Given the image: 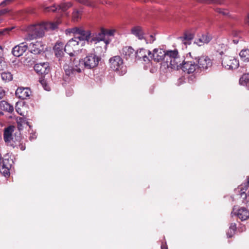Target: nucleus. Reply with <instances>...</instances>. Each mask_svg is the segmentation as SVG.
Listing matches in <instances>:
<instances>
[{"label":"nucleus","mask_w":249,"mask_h":249,"mask_svg":"<svg viewBox=\"0 0 249 249\" xmlns=\"http://www.w3.org/2000/svg\"><path fill=\"white\" fill-rule=\"evenodd\" d=\"M91 32L89 30H85L82 27H78L77 36L74 37L79 38L80 40H83L84 42L88 43L91 37Z\"/></svg>","instance_id":"obj_11"},{"label":"nucleus","mask_w":249,"mask_h":249,"mask_svg":"<svg viewBox=\"0 0 249 249\" xmlns=\"http://www.w3.org/2000/svg\"><path fill=\"white\" fill-rule=\"evenodd\" d=\"M146 43H152L155 40V37L154 35H151L148 36H145L144 39Z\"/></svg>","instance_id":"obj_34"},{"label":"nucleus","mask_w":249,"mask_h":249,"mask_svg":"<svg viewBox=\"0 0 249 249\" xmlns=\"http://www.w3.org/2000/svg\"><path fill=\"white\" fill-rule=\"evenodd\" d=\"M228 14H229L228 11L226 10H224V9L222 11V12L221 13V14H222L223 15H228Z\"/></svg>","instance_id":"obj_47"},{"label":"nucleus","mask_w":249,"mask_h":249,"mask_svg":"<svg viewBox=\"0 0 249 249\" xmlns=\"http://www.w3.org/2000/svg\"><path fill=\"white\" fill-rule=\"evenodd\" d=\"M80 16L81 12L80 11L77 10H74L72 13L73 20H77L80 18Z\"/></svg>","instance_id":"obj_35"},{"label":"nucleus","mask_w":249,"mask_h":249,"mask_svg":"<svg viewBox=\"0 0 249 249\" xmlns=\"http://www.w3.org/2000/svg\"><path fill=\"white\" fill-rule=\"evenodd\" d=\"M36 138V136L35 133H32L30 134V136L29 137V139L31 141L35 140Z\"/></svg>","instance_id":"obj_44"},{"label":"nucleus","mask_w":249,"mask_h":249,"mask_svg":"<svg viewBox=\"0 0 249 249\" xmlns=\"http://www.w3.org/2000/svg\"><path fill=\"white\" fill-rule=\"evenodd\" d=\"M86 43L79 38L73 37L65 45L64 51L70 56H76L82 52L83 49L81 48L84 46Z\"/></svg>","instance_id":"obj_3"},{"label":"nucleus","mask_w":249,"mask_h":249,"mask_svg":"<svg viewBox=\"0 0 249 249\" xmlns=\"http://www.w3.org/2000/svg\"><path fill=\"white\" fill-rule=\"evenodd\" d=\"M28 49V45L26 43L23 42L15 46L12 49V54L16 56L19 57L22 55Z\"/></svg>","instance_id":"obj_15"},{"label":"nucleus","mask_w":249,"mask_h":249,"mask_svg":"<svg viewBox=\"0 0 249 249\" xmlns=\"http://www.w3.org/2000/svg\"><path fill=\"white\" fill-rule=\"evenodd\" d=\"M77 31H78V27H74L72 28H70L66 30V34H70V33H73L75 35V36H77Z\"/></svg>","instance_id":"obj_37"},{"label":"nucleus","mask_w":249,"mask_h":249,"mask_svg":"<svg viewBox=\"0 0 249 249\" xmlns=\"http://www.w3.org/2000/svg\"><path fill=\"white\" fill-rule=\"evenodd\" d=\"M197 67L199 71H205L211 68L212 66L211 59L207 56H201L196 58Z\"/></svg>","instance_id":"obj_7"},{"label":"nucleus","mask_w":249,"mask_h":249,"mask_svg":"<svg viewBox=\"0 0 249 249\" xmlns=\"http://www.w3.org/2000/svg\"><path fill=\"white\" fill-rule=\"evenodd\" d=\"M151 55V53L150 51L142 48L136 52L135 59L144 65L145 69H149L151 72H154L155 69L151 68L152 66V62L150 59Z\"/></svg>","instance_id":"obj_4"},{"label":"nucleus","mask_w":249,"mask_h":249,"mask_svg":"<svg viewBox=\"0 0 249 249\" xmlns=\"http://www.w3.org/2000/svg\"><path fill=\"white\" fill-rule=\"evenodd\" d=\"M79 3L88 6H91L92 4L89 0H75Z\"/></svg>","instance_id":"obj_39"},{"label":"nucleus","mask_w":249,"mask_h":249,"mask_svg":"<svg viewBox=\"0 0 249 249\" xmlns=\"http://www.w3.org/2000/svg\"><path fill=\"white\" fill-rule=\"evenodd\" d=\"M194 37V35L193 33L187 32L185 34L183 37H181L182 41L185 45L190 44L191 41Z\"/></svg>","instance_id":"obj_24"},{"label":"nucleus","mask_w":249,"mask_h":249,"mask_svg":"<svg viewBox=\"0 0 249 249\" xmlns=\"http://www.w3.org/2000/svg\"><path fill=\"white\" fill-rule=\"evenodd\" d=\"M14 131L13 127L10 126L5 128L4 132V139L6 142L9 143L12 140V133Z\"/></svg>","instance_id":"obj_21"},{"label":"nucleus","mask_w":249,"mask_h":249,"mask_svg":"<svg viewBox=\"0 0 249 249\" xmlns=\"http://www.w3.org/2000/svg\"><path fill=\"white\" fill-rule=\"evenodd\" d=\"M5 95V91L2 89V88L0 87V100H1Z\"/></svg>","instance_id":"obj_43"},{"label":"nucleus","mask_w":249,"mask_h":249,"mask_svg":"<svg viewBox=\"0 0 249 249\" xmlns=\"http://www.w3.org/2000/svg\"><path fill=\"white\" fill-rule=\"evenodd\" d=\"M8 30H9V29H5L3 30L0 31V35H4L5 34V33Z\"/></svg>","instance_id":"obj_46"},{"label":"nucleus","mask_w":249,"mask_h":249,"mask_svg":"<svg viewBox=\"0 0 249 249\" xmlns=\"http://www.w3.org/2000/svg\"><path fill=\"white\" fill-rule=\"evenodd\" d=\"M110 67L120 75H124L126 72V68L124 65L123 59L119 56H115L109 59Z\"/></svg>","instance_id":"obj_5"},{"label":"nucleus","mask_w":249,"mask_h":249,"mask_svg":"<svg viewBox=\"0 0 249 249\" xmlns=\"http://www.w3.org/2000/svg\"><path fill=\"white\" fill-rule=\"evenodd\" d=\"M63 44L61 42H58L56 44L54 47L55 55L57 57H59L63 53Z\"/></svg>","instance_id":"obj_25"},{"label":"nucleus","mask_w":249,"mask_h":249,"mask_svg":"<svg viewBox=\"0 0 249 249\" xmlns=\"http://www.w3.org/2000/svg\"><path fill=\"white\" fill-rule=\"evenodd\" d=\"M166 53L161 49H155L151 53L150 58H152L155 61L160 62L165 60Z\"/></svg>","instance_id":"obj_16"},{"label":"nucleus","mask_w":249,"mask_h":249,"mask_svg":"<svg viewBox=\"0 0 249 249\" xmlns=\"http://www.w3.org/2000/svg\"><path fill=\"white\" fill-rule=\"evenodd\" d=\"M59 23L60 21H57L32 25L29 27L28 31L31 35V38L41 37L44 36L45 31L55 30Z\"/></svg>","instance_id":"obj_2"},{"label":"nucleus","mask_w":249,"mask_h":249,"mask_svg":"<svg viewBox=\"0 0 249 249\" xmlns=\"http://www.w3.org/2000/svg\"><path fill=\"white\" fill-rule=\"evenodd\" d=\"M212 39V35L207 33L201 35L197 38H196L195 40V43L199 46H201L205 44L208 43Z\"/></svg>","instance_id":"obj_17"},{"label":"nucleus","mask_w":249,"mask_h":249,"mask_svg":"<svg viewBox=\"0 0 249 249\" xmlns=\"http://www.w3.org/2000/svg\"><path fill=\"white\" fill-rule=\"evenodd\" d=\"M102 29L103 31H104L103 32L105 33V36H106V35L108 36H113L114 33L115 32V30L114 29L107 30L103 28Z\"/></svg>","instance_id":"obj_36"},{"label":"nucleus","mask_w":249,"mask_h":249,"mask_svg":"<svg viewBox=\"0 0 249 249\" xmlns=\"http://www.w3.org/2000/svg\"><path fill=\"white\" fill-rule=\"evenodd\" d=\"M182 69L183 71L187 73L199 72L197 62L194 60L185 62L182 66Z\"/></svg>","instance_id":"obj_9"},{"label":"nucleus","mask_w":249,"mask_h":249,"mask_svg":"<svg viewBox=\"0 0 249 249\" xmlns=\"http://www.w3.org/2000/svg\"><path fill=\"white\" fill-rule=\"evenodd\" d=\"M1 77L2 80L5 82H9L13 79V75L9 72H2L1 74Z\"/></svg>","instance_id":"obj_31"},{"label":"nucleus","mask_w":249,"mask_h":249,"mask_svg":"<svg viewBox=\"0 0 249 249\" xmlns=\"http://www.w3.org/2000/svg\"><path fill=\"white\" fill-rule=\"evenodd\" d=\"M178 52L177 50L169 51L166 53L165 60L168 61L169 59L177 58Z\"/></svg>","instance_id":"obj_27"},{"label":"nucleus","mask_w":249,"mask_h":249,"mask_svg":"<svg viewBox=\"0 0 249 249\" xmlns=\"http://www.w3.org/2000/svg\"><path fill=\"white\" fill-rule=\"evenodd\" d=\"M122 55L126 59L130 61L136 58V52L130 46H125L123 48Z\"/></svg>","instance_id":"obj_14"},{"label":"nucleus","mask_w":249,"mask_h":249,"mask_svg":"<svg viewBox=\"0 0 249 249\" xmlns=\"http://www.w3.org/2000/svg\"><path fill=\"white\" fill-rule=\"evenodd\" d=\"M40 82L45 90L47 91H50L51 90L50 86L48 85L45 80L43 79L40 80Z\"/></svg>","instance_id":"obj_38"},{"label":"nucleus","mask_w":249,"mask_h":249,"mask_svg":"<svg viewBox=\"0 0 249 249\" xmlns=\"http://www.w3.org/2000/svg\"><path fill=\"white\" fill-rule=\"evenodd\" d=\"M231 215L232 216L234 215H236L242 221H244L249 218V211L244 207L237 209L234 207Z\"/></svg>","instance_id":"obj_10"},{"label":"nucleus","mask_w":249,"mask_h":249,"mask_svg":"<svg viewBox=\"0 0 249 249\" xmlns=\"http://www.w3.org/2000/svg\"><path fill=\"white\" fill-rule=\"evenodd\" d=\"M6 67V63L2 58H0V71L4 70Z\"/></svg>","instance_id":"obj_41"},{"label":"nucleus","mask_w":249,"mask_h":249,"mask_svg":"<svg viewBox=\"0 0 249 249\" xmlns=\"http://www.w3.org/2000/svg\"><path fill=\"white\" fill-rule=\"evenodd\" d=\"M233 42L234 44H237L238 42V40L234 39V40H233Z\"/></svg>","instance_id":"obj_51"},{"label":"nucleus","mask_w":249,"mask_h":249,"mask_svg":"<svg viewBox=\"0 0 249 249\" xmlns=\"http://www.w3.org/2000/svg\"><path fill=\"white\" fill-rule=\"evenodd\" d=\"M20 149L23 151L25 149V146L22 144H20L19 145Z\"/></svg>","instance_id":"obj_48"},{"label":"nucleus","mask_w":249,"mask_h":249,"mask_svg":"<svg viewBox=\"0 0 249 249\" xmlns=\"http://www.w3.org/2000/svg\"><path fill=\"white\" fill-rule=\"evenodd\" d=\"M178 58H172L169 59L168 61H167L166 60L164 62V63L166 64V66L168 68H171L172 69H178Z\"/></svg>","instance_id":"obj_22"},{"label":"nucleus","mask_w":249,"mask_h":249,"mask_svg":"<svg viewBox=\"0 0 249 249\" xmlns=\"http://www.w3.org/2000/svg\"><path fill=\"white\" fill-rule=\"evenodd\" d=\"M0 108L9 112H12L14 110L13 107L5 101L0 102Z\"/></svg>","instance_id":"obj_23"},{"label":"nucleus","mask_w":249,"mask_h":249,"mask_svg":"<svg viewBox=\"0 0 249 249\" xmlns=\"http://www.w3.org/2000/svg\"><path fill=\"white\" fill-rule=\"evenodd\" d=\"M31 91L27 88H18L16 91V96L21 99L24 100L29 97L31 94Z\"/></svg>","instance_id":"obj_19"},{"label":"nucleus","mask_w":249,"mask_h":249,"mask_svg":"<svg viewBox=\"0 0 249 249\" xmlns=\"http://www.w3.org/2000/svg\"><path fill=\"white\" fill-rule=\"evenodd\" d=\"M57 47H58V50H61V46H58Z\"/></svg>","instance_id":"obj_52"},{"label":"nucleus","mask_w":249,"mask_h":249,"mask_svg":"<svg viewBox=\"0 0 249 249\" xmlns=\"http://www.w3.org/2000/svg\"><path fill=\"white\" fill-rule=\"evenodd\" d=\"M245 20L246 23L249 25V13L248 14Z\"/></svg>","instance_id":"obj_45"},{"label":"nucleus","mask_w":249,"mask_h":249,"mask_svg":"<svg viewBox=\"0 0 249 249\" xmlns=\"http://www.w3.org/2000/svg\"><path fill=\"white\" fill-rule=\"evenodd\" d=\"M10 12V10L8 8H5L0 10V17Z\"/></svg>","instance_id":"obj_42"},{"label":"nucleus","mask_w":249,"mask_h":249,"mask_svg":"<svg viewBox=\"0 0 249 249\" xmlns=\"http://www.w3.org/2000/svg\"><path fill=\"white\" fill-rule=\"evenodd\" d=\"M216 3H218L219 4H220L221 2H216Z\"/></svg>","instance_id":"obj_54"},{"label":"nucleus","mask_w":249,"mask_h":249,"mask_svg":"<svg viewBox=\"0 0 249 249\" xmlns=\"http://www.w3.org/2000/svg\"><path fill=\"white\" fill-rule=\"evenodd\" d=\"M222 65L226 69L232 70L237 68L239 64L238 61L234 57L225 55L222 58Z\"/></svg>","instance_id":"obj_6"},{"label":"nucleus","mask_w":249,"mask_h":249,"mask_svg":"<svg viewBox=\"0 0 249 249\" xmlns=\"http://www.w3.org/2000/svg\"><path fill=\"white\" fill-rule=\"evenodd\" d=\"M103 32L104 31L101 29L100 32L93 35L89 40L91 43H94L95 44L101 43L104 49L106 50L107 45L109 43V41L105 39V33Z\"/></svg>","instance_id":"obj_8"},{"label":"nucleus","mask_w":249,"mask_h":249,"mask_svg":"<svg viewBox=\"0 0 249 249\" xmlns=\"http://www.w3.org/2000/svg\"><path fill=\"white\" fill-rule=\"evenodd\" d=\"M223 10V9H216V11L220 14L222 13Z\"/></svg>","instance_id":"obj_49"},{"label":"nucleus","mask_w":249,"mask_h":249,"mask_svg":"<svg viewBox=\"0 0 249 249\" xmlns=\"http://www.w3.org/2000/svg\"><path fill=\"white\" fill-rule=\"evenodd\" d=\"M131 33L139 39L142 40L144 38L142 28L140 26H135L132 28Z\"/></svg>","instance_id":"obj_20"},{"label":"nucleus","mask_w":249,"mask_h":249,"mask_svg":"<svg viewBox=\"0 0 249 249\" xmlns=\"http://www.w3.org/2000/svg\"><path fill=\"white\" fill-rule=\"evenodd\" d=\"M0 49H2V47L0 46Z\"/></svg>","instance_id":"obj_55"},{"label":"nucleus","mask_w":249,"mask_h":249,"mask_svg":"<svg viewBox=\"0 0 249 249\" xmlns=\"http://www.w3.org/2000/svg\"><path fill=\"white\" fill-rule=\"evenodd\" d=\"M12 160H9L8 159H6V158H4L1 164V166L2 167H10L11 166L12 164Z\"/></svg>","instance_id":"obj_32"},{"label":"nucleus","mask_w":249,"mask_h":249,"mask_svg":"<svg viewBox=\"0 0 249 249\" xmlns=\"http://www.w3.org/2000/svg\"><path fill=\"white\" fill-rule=\"evenodd\" d=\"M100 58L96 54L90 53L83 59H74L72 62L66 63L63 68L66 74L69 76H73L81 73L84 68L92 69L97 66Z\"/></svg>","instance_id":"obj_1"},{"label":"nucleus","mask_w":249,"mask_h":249,"mask_svg":"<svg viewBox=\"0 0 249 249\" xmlns=\"http://www.w3.org/2000/svg\"><path fill=\"white\" fill-rule=\"evenodd\" d=\"M236 230V225L235 223H231L229 227V229L227 232V236L228 238L232 237L235 233Z\"/></svg>","instance_id":"obj_29"},{"label":"nucleus","mask_w":249,"mask_h":249,"mask_svg":"<svg viewBox=\"0 0 249 249\" xmlns=\"http://www.w3.org/2000/svg\"><path fill=\"white\" fill-rule=\"evenodd\" d=\"M239 83L243 86H247L249 84V73L243 74L239 79Z\"/></svg>","instance_id":"obj_30"},{"label":"nucleus","mask_w":249,"mask_h":249,"mask_svg":"<svg viewBox=\"0 0 249 249\" xmlns=\"http://www.w3.org/2000/svg\"><path fill=\"white\" fill-rule=\"evenodd\" d=\"M14 0H4L0 3V6L5 7L13 2Z\"/></svg>","instance_id":"obj_40"},{"label":"nucleus","mask_w":249,"mask_h":249,"mask_svg":"<svg viewBox=\"0 0 249 249\" xmlns=\"http://www.w3.org/2000/svg\"><path fill=\"white\" fill-rule=\"evenodd\" d=\"M72 6V4L71 2L63 3L59 5L57 7H55L54 5L51 7H44V10L45 11H53L54 12L57 10H61L62 11L64 12L66 11L68 8Z\"/></svg>","instance_id":"obj_18"},{"label":"nucleus","mask_w":249,"mask_h":249,"mask_svg":"<svg viewBox=\"0 0 249 249\" xmlns=\"http://www.w3.org/2000/svg\"><path fill=\"white\" fill-rule=\"evenodd\" d=\"M241 59L245 62H249V49H243L240 53Z\"/></svg>","instance_id":"obj_28"},{"label":"nucleus","mask_w":249,"mask_h":249,"mask_svg":"<svg viewBox=\"0 0 249 249\" xmlns=\"http://www.w3.org/2000/svg\"><path fill=\"white\" fill-rule=\"evenodd\" d=\"M1 114H3V113H2V112H0V115Z\"/></svg>","instance_id":"obj_53"},{"label":"nucleus","mask_w":249,"mask_h":249,"mask_svg":"<svg viewBox=\"0 0 249 249\" xmlns=\"http://www.w3.org/2000/svg\"><path fill=\"white\" fill-rule=\"evenodd\" d=\"M34 70L38 74H46L50 71V68L48 63L42 62L36 64L34 66Z\"/></svg>","instance_id":"obj_13"},{"label":"nucleus","mask_w":249,"mask_h":249,"mask_svg":"<svg viewBox=\"0 0 249 249\" xmlns=\"http://www.w3.org/2000/svg\"><path fill=\"white\" fill-rule=\"evenodd\" d=\"M18 128L19 130H22L25 125H29L30 127L31 126L29 125L28 123L26 120L22 117H19L17 119Z\"/></svg>","instance_id":"obj_26"},{"label":"nucleus","mask_w":249,"mask_h":249,"mask_svg":"<svg viewBox=\"0 0 249 249\" xmlns=\"http://www.w3.org/2000/svg\"><path fill=\"white\" fill-rule=\"evenodd\" d=\"M29 49L31 53L39 54L44 51V45L41 41L32 42L29 45Z\"/></svg>","instance_id":"obj_12"},{"label":"nucleus","mask_w":249,"mask_h":249,"mask_svg":"<svg viewBox=\"0 0 249 249\" xmlns=\"http://www.w3.org/2000/svg\"><path fill=\"white\" fill-rule=\"evenodd\" d=\"M24 107V106L23 105L17 104L16 106V110L17 112L20 115L24 116V112L22 111V108Z\"/></svg>","instance_id":"obj_33"},{"label":"nucleus","mask_w":249,"mask_h":249,"mask_svg":"<svg viewBox=\"0 0 249 249\" xmlns=\"http://www.w3.org/2000/svg\"><path fill=\"white\" fill-rule=\"evenodd\" d=\"M161 249H168L167 247L166 246H164V245H161Z\"/></svg>","instance_id":"obj_50"}]
</instances>
